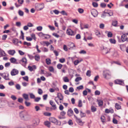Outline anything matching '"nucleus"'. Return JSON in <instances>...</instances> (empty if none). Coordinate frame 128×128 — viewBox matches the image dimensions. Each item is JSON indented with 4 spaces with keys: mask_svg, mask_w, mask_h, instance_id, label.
I'll return each instance as SVG.
<instances>
[{
    "mask_svg": "<svg viewBox=\"0 0 128 128\" xmlns=\"http://www.w3.org/2000/svg\"><path fill=\"white\" fill-rule=\"evenodd\" d=\"M29 94L30 98L31 99H34L35 98V95L32 93H29Z\"/></svg>",
    "mask_w": 128,
    "mask_h": 128,
    "instance_id": "26",
    "label": "nucleus"
},
{
    "mask_svg": "<svg viewBox=\"0 0 128 128\" xmlns=\"http://www.w3.org/2000/svg\"><path fill=\"white\" fill-rule=\"evenodd\" d=\"M23 98L26 100H28L29 99L28 94H24L22 95Z\"/></svg>",
    "mask_w": 128,
    "mask_h": 128,
    "instance_id": "17",
    "label": "nucleus"
},
{
    "mask_svg": "<svg viewBox=\"0 0 128 128\" xmlns=\"http://www.w3.org/2000/svg\"><path fill=\"white\" fill-rule=\"evenodd\" d=\"M73 114V112L71 109L68 110V114L69 116H71Z\"/></svg>",
    "mask_w": 128,
    "mask_h": 128,
    "instance_id": "15",
    "label": "nucleus"
},
{
    "mask_svg": "<svg viewBox=\"0 0 128 128\" xmlns=\"http://www.w3.org/2000/svg\"><path fill=\"white\" fill-rule=\"evenodd\" d=\"M24 12L21 10H19L18 11V14L21 16H22L24 15Z\"/></svg>",
    "mask_w": 128,
    "mask_h": 128,
    "instance_id": "37",
    "label": "nucleus"
},
{
    "mask_svg": "<svg viewBox=\"0 0 128 128\" xmlns=\"http://www.w3.org/2000/svg\"><path fill=\"white\" fill-rule=\"evenodd\" d=\"M25 104L26 106H29L31 104L29 102H27L26 101L25 102Z\"/></svg>",
    "mask_w": 128,
    "mask_h": 128,
    "instance_id": "60",
    "label": "nucleus"
},
{
    "mask_svg": "<svg viewBox=\"0 0 128 128\" xmlns=\"http://www.w3.org/2000/svg\"><path fill=\"white\" fill-rule=\"evenodd\" d=\"M64 80L65 82H67L69 81V80L67 77H65L64 78Z\"/></svg>",
    "mask_w": 128,
    "mask_h": 128,
    "instance_id": "62",
    "label": "nucleus"
},
{
    "mask_svg": "<svg viewBox=\"0 0 128 128\" xmlns=\"http://www.w3.org/2000/svg\"><path fill=\"white\" fill-rule=\"evenodd\" d=\"M20 116L22 119L24 120H29L30 119V116L26 111L23 112L21 113Z\"/></svg>",
    "mask_w": 128,
    "mask_h": 128,
    "instance_id": "1",
    "label": "nucleus"
},
{
    "mask_svg": "<svg viewBox=\"0 0 128 128\" xmlns=\"http://www.w3.org/2000/svg\"><path fill=\"white\" fill-rule=\"evenodd\" d=\"M100 94V92L98 90L95 91V94L96 95H99Z\"/></svg>",
    "mask_w": 128,
    "mask_h": 128,
    "instance_id": "51",
    "label": "nucleus"
},
{
    "mask_svg": "<svg viewBox=\"0 0 128 128\" xmlns=\"http://www.w3.org/2000/svg\"><path fill=\"white\" fill-rule=\"evenodd\" d=\"M18 2L19 4H17L16 3L15 4L16 6V8H18L21 6V5L24 2V0H18Z\"/></svg>",
    "mask_w": 128,
    "mask_h": 128,
    "instance_id": "8",
    "label": "nucleus"
},
{
    "mask_svg": "<svg viewBox=\"0 0 128 128\" xmlns=\"http://www.w3.org/2000/svg\"><path fill=\"white\" fill-rule=\"evenodd\" d=\"M78 11L79 12L80 14H82L84 12V10L83 9L81 8H78Z\"/></svg>",
    "mask_w": 128,
    "mask_h": 128,
    "instance_id": "36",
    "label": "nucleus"
},
{
    "mask_svg": "<svg viewBox=\"0 0 128 128\" xmlns=\"http://www.w3.org/2000/svg\"><path fill=\"white\" fill-rule=\"evenodd\" d=\"M49 120L50 122L54 123L56 125L60 126L61 124L60 122L58 121L54 118L50 117L49 118Z\"/></svg>",
    "mask_w": 128,
    "mask_h": 128,
    "instance_id": "4",
    "label": "nucleus"
},
{
    "mask_svg": "<svg viewBox=\"0 0 128 128\" xmlns=\"http://www.w3.org/2000/svg\"><path fill=\"white\" fill-rule=\"evenodd\" d=\"M114 82L116 84L122 85L124 84V82L120 80H117L114 81Z\"/></svg>",
    "mask_w": 128,
    "mask_h": 128,
    "instance_id": "11",
    "label": "nucleus"
},
{
    "mask_svg": "<svg viewBox=\"0 0 128 128\" xmlns=\"http://www.w3.org/2000/svg\"><path fill=\"white\" fill-rule=\"evenodd\" d=\"M44 4L43 3H36L35 5V8L37 11L41 10L44 8Z\"/></svg>",
    "mask_w": 128,
    "mask_h": 128,
    "instance_id": "3",
    "label": "nucleus"
},
{
    "mask_svg": "<svg viewBox=\"0 0 128 128\" xmlns=\"http://www.w3.org/2000/svg\"><path fill=\"white\" fill-rule=\"evenodd\" d=\"M112 25L115 26H116L117 25L118 22L117 21H113L112 22Z\"/></svg>",
    "mask_w": 128,
    "mask_h": 128,
    "instance_id": "27",
    "label": "nucleus"
},
{
    "mask_svg": "<svg viewBox=\"0 0 128 128\" xmlns=\"http://www.w3.org/2000/svg\"><path fill=\"white\" fill-rule=\"evenodd\" d=\"M16 25L18 27H20L21 25V23L20 22H16Z\"/></svg>",
    "mask_w": 128,
    "mask_h": 128,
    "instance_id": "57",
    "label": "nucleus"
},
{
    "mask_svg": "<svg viewBox=\"0 0 128 128\" xmlns=\"http://www.w3.org/2000/svg\"><path fill=\"white\" fill-rule=\"evenodd\" d=\"M69 46L70 48H72L73 47H75V46L74 43L72 42H70L69 44Z\"/></svg>",
    "mask_w": 128,
    "mask_h": 128,
    "instance_id": "48",
    "label": "nucleus"
},
{
    "mask_svg": "<svg viewBox=\"0 0 128 128\" xmlns=\"http://www.w3.org/2000/svg\"><path fill=\"white\" fill-rule=\"evenodd\" d=\"M112 35V34L111 32H108L107 36L109 38L111 37Z\"/></svg>",
    "mask_w": 128,
    "mask_h": 128,
    "instance_id": "35",
    "label": "nucleus"
},
{
    "mask_svg": "<svg viewBox=\"0 0 128 128\" xmlns=\"http://www.w3.org/2000/svg\"><path fill=\"white\" fill-rule=\"evenodd\" d=\"M46 62L47 64L49 65L51 64V60L49 58L46 59Z\"/></svg>",
    "mask_w": 128,
    "mask_h": 128,
    "instance_id": "25",
    "label": "nucleus"
},
{
    "mask_svg": "<svg viewBox=\"0 0 128 128\" xmlns=\"http://www.w3.org/2000/svg\"><path fill=\"white\" fill-rule=\"evenodd\" d=\"M105 112L106 113H109L110 112L113 113L114 112V110L113 109L110 110L108 109H106L105 110Z\"/></svg>",
    "mask_w": 128,
    "mask_h": 128,
    "instance_id": "21",
    "label": "nucleus"
},
{
    "mask_svg": "<svg viewBox=\"0 0 128 128\" xmlns=\"http://www.w3.org/2000/svg\"><path fill=\"white\" fill-rule=\"evenodd\" d=\"M90 73H91V72H90V70H88L86 73V76H87L89 77L91 75Z\"/></svg>",
    "mask_w": 128,
    "mask_h": 128,
    "instance_id": "54",
    "label": "nucleus"
},
{
    "mask_svg": "<svg viewBox=\"0 0 128 128\" xmlns=\"http://www.w3.org/2000/svg\"><path fill=\"white\" fill-rule=\"evenodd\" d=\"M98 104L99 106H102L103 105V102L102 100H97Z\"/></svg>",
    "mask_w": 128,
    "mask_h": 128,
    "instance_id": "18",
    "label": "nucleus"
},
{
    "mask_svg": "<svg viewBox=\"0 0 128 128\" xmlns=\"http://www.w3.org/2000/svg\"><path fill=\"white\" fill-rule=\"evenodd\" d=\"M48 26L50 29L51 30H54L55 29L54 28L53 26L50 25Z\"/></svg>",
    "mask_w": 128,
    "mask_h": 128,
    "instance_id": "59",
    "label": "nucleus"
},
{
    "mask_svg": "<svg viewBox=\"0 0 128 128\" xmlns=\"http://www.w3.org/2000/svg\"><path fill=\"white\" fill-rule=\"evenodd\" d=\"M66 32L67 34L69 36H74L75 35L74 32L70 29L67 30Z\"/></svg>",
    "mask_w": 128,
    "mask_h": 128,
    "instance_id": "6",
    "label": "nucleus"
},
{
    "mask_svg": "<svg viewBox=\"0 0 128 128\" xmlns=\"http://www.w3.org/2000/svg\"><path fill=\"white\" fill-rule=\"evenodd\" d=\"M91 110L92 112H94L96 111V108L94 106H92L91 108Z\"/></svg>",
    "mask_w": 128,
    "mask_h": 128,
    "instance_id": "31",
    "label": "nucleus"
},
{
    "mask_svg": "<svg viewBox=\"0 0 128 128\" xmlns=\"http://www.w3.org/2000/svg\"><path fill=\"white\" fill-rule=\"evenodd\" d=\"M120 106L118 103H116L115 105V108L117 110H118L120 108Z\"/></svg>",
    "mask_w": 128,
    "mask_h": 128,
    "instance_id": "33",
    "label": "nucleus"
},
{
    "mask_svg": "<svg viewBox=\"0 0 128 128\" xmlns=\"http://www.w3.org/2000/svg\"><path fill=\"white\" fill-rule=\"evenodd\" d=\"M126 34H124L122 35V36L121 37V39L122 41V42H124L126 41Z\"/></svg>",
    "mask_w": 128,
    "mask_h": 128,
    "instance_id": "12",
    "label": "nucleus"
},
{
    "mask_svg": "<svg viewBox=\"0 0 128 128\" xmlns=\"http://www.w3.org/2000/svg\"><path fill=\"white\" fill-rule=\"evenodd\" d=\"M10 61L11 63H14L16 61V60L14 58H11L10 60Z\"/></svg>",
    "mask_w": 128,
    "mask_h": 128,
    "instance_id": "28",
    "label": "nucleus"
},
{
    "mask_svg": "<svg viewBox=\"0 0 128 128\" xmlns=\"http://www.w3.org/2000/svg\"><path fill=\"white\" fill-rule=\"evenodd\" d=\"M27 26L29 27H32L33 26V25L30 22L28 23Z\"/></svg>",
    "mask_w": 128,
    "mask_h": 128,
    "instance_id": "61",
    "label": "nucleus"
},
{
    "mask_svg": "<svg viewBox=\"0 0 128 128\" xmlns=\"http://www.w3.org/2000/svg\"><path fill=\"white\" fill-rule=\"evenodd\" d=\"M65 59L64 58H62L60 59L59 61L61 63H63L65 62Z\"/></svg>",
    "mask_w": 128,
    "mask_h": 128,
    "instance_id": "58",
    "label": "nucleus"
},
{
    "mask_svg": "<svg viewBox=\"0 0 128 128\" xmlns=\"http://www.w3.org/2000/svg\"><path fill=\"white\" fill-rule=\"evenodd\" d=\"M103 75L105 78L108 79L110 78L111 76L110 72L108 70H105L103 71Z\"/></svg>",
    "mask_w": 128,
    "mask_h": 128,
    "instance_id": "2",
    "label": "nucleus"
},
{
    "mask_svg": "<svg viewBox=\"0 0 128 128\" xmlns=\"http://www.w3.org/2000/svg\"><path fill=\"white\" fill-rule=\"evenodd\" d=\"M62 65L60 64H59L57 65V68L59 69H60L62 67Z\"/></svg>",
    "mask_w": 128,
    "mask_h": 128,
    "instance_id": "38",
    "label": "nucleus"
},
{
    "mask_svg": "<svg viewBox=\"0 0 128 128\" xmlns=\"http://www.w3.org/2000/svg\"><path fill=\"white\" fill-rule=\"evenodd\" d=\"M15 52V51L14 50H9L8 51V54L12 55H14Z\"/></svg>",
    "mask_w": 128,
    "mask_h": 128,
    "instance_id": "20",
    "label": "nucleus"
},
{
    "mask_svg": "<svg viewBox=\"0 0 128 128\" xmlns=\"http://www.w3.org/2000/svg\"><path fill=\"white\" fill-rule=\"evenodd\" d=\"M82 78L81 77H78L75 79V81L76 82H78V81L82 80Z\"/></svg>",
    "mask_w": 128,
    "mask_h": 128,
    "instance_id": "39",
    "label": "nucleus"
},
{
    "mask_svg": "<svg viewBox=\"0 0 128 128\" xmlns=\"http://www.w3.org/2000/svg\"><path fill=\"white\" fill-rule=\"evenodd\" d=\"M44 125L47 127L49 128L50 126V122L48 121H46L44 122Z\"/></svg>",
    "mask_w": 128,
    "mask_h": 128,
    "instance_id": "19",
    "label": "nucleus"
},
{
    "mask_svg": "<svg viewBox=\"0 0 128 128\" xmlns=\"http://www.w3.org/2000/svg\"><path fill=\"white\" fill-rule=\"evenodd\" d=\"M0 54L2 56H5L6 54L4 52V51H2L0 52Z\"/></svg>",
    "mask_w": 128,
    "mask_h": 128,
    "instance_id": "43",
    "label": "nucleus"
},
{
    "mask_svg": "<svg viewBox=\"0 0 128 128\" xmlns=\"http://www.w3.org/2000/svg\"><path fill=\"white\" fill-rule=\"evenodd\" d=\"M80 116L81 118L85 117L86 116V114L85 113H83L82 111L80 112Z\"/></svg>",
    "mask_w": 128,
    "mask_h": 128,
    "instance_id": "34",
    "label": "nucleus"
},
{
    "mask_svg": "<svg viewBox=\"0 0 128 128\" xmlns=\"http://www.w3.org/2000/svg\"><path fill=\"white\" fill-rule=\"evenodd\" d=\"M50 103L52 106L54 108V109L55 110L56 109V107L54 103V102L52 100H50Z\"/></svg>",
    "mask_w": 128,
    "mask_h": 128,
    "instance_id": "13",
    "label": "nucleus"
},
{
    "mask_svg": "<svg viewBox=\"0 0 128 128\" xmlns=\"http://www.w3.org/2000/svg\"><path fill=\"white\" fill-rule=\"evenodd\" d=\"M60 13L62 15L67 16L68 14L64 10H63L60 12Z\"/></svg>",
    "mask_w": 128,
    "mask_h": 128,
    "instance_id": "29",
    "label": "nucleus"
},
{
    "mask_svg": "<svg viewBox=\"0 0 128 128\" xmlns=\"http://www.w3.org/2000/svg\"><path fill=\"white\" fill-rule=\"evenodd\" d=\"M91 13L92 15L94 17H96L97 16L98 14L97 10L95 9L91 11Z\"/></svg>",
    "mask_w": 128,
    "mask_h": 128,
    "instance_id": "9",
    "label": "nucleus"
},
{
    "mask_svg": "<svg viewBox=\"0 0 128 128\" xmlns=\"http://www.w3.org/2000/svg\"><path fill=\"white\" fill-rule=\"evenodd\" d=\"M77 89L78 90H82L83 89V86L82 85H80L77 87Z\"/></svg>",
    "mask_w": 128,
    "mask_h": 128,
    "instance_id": "55",
    "label": "nucleus"
},
{
    "mask_svg": "<svg viewBox=\"0 0 128 128\" xmlns=\"http://www.w3.org/2000/svg\"><path fill=\"white\" fill-rule=\"evenodd\" d=\"M7 36L6 34H4L2 36V40H6V38L7 37Z\"/></svg>",
    "mask_w": 128,
    "mask_h": 128,
    "instance_id": "47",
    "label": "nucleus"
},
{
    "mask_svg": "<svg viewBox=\"0 0 128 128\" xmlns=\"http://www.w3.org/2000/svg\"><path fill=\"white\" fill-rule=\"evenodd\" d=\"M38 92L39 94H42L43 93V91L41 89L39 88L38 90Z\"/></svg>",
    "mask_w": 128,
    "mask_h": 128,
    "instance_id": "40",
    "label": "nucleus"
},
{
    "mask_svg": "<svg viewBox=\"0 0 128 128\" xmlns=\"http://www.w3.org/2000/svg\"><path fill=\"white\" fill-rule=\"evenodd\" d=\"M100 6L102 8H104L106 6V4L104 3H102L100 4Z\"/></svg>",
    "mask_w": 128,
    "mask_h": 128,
    "instance_id": "44",
    "label": "nucleus"
},
{
    "mask_svg": "<svg viewBox=\"0 0 128 128\" xmlns=\"http://www.w3.org/2000/svg\"><path fill=\"white\" fill-rule=\"evenodd\" d=\"M44 114L45 116H50L51 114L50 112H46L44 113Z\"/></svg>",
    "mask_w": 128,
    "mask_h": 128,
    "instance_id": "32",
    "label": "nucleus"
},
{
    "mask_svg": "<svg viewBox=\"0 0 128 128\" xmlns=\"http://www.w3.org/2000/svg\"><path fill=\"white\" fill-rule=\"evenodd\" d=\"M93 6L95 7H97L98 6V4L97 3L95 2H93L92 3Z\"/></svg>",
    "mask_w": 128,
    "mask_h": 128,
    "instance_id": "50",
    "label": "nucleus"
},
{
    "mask_svg": "<svg viewBox=\"0 0 128 128\" xmlns=\"http://www.w3.org/2000/svg\"><path fill=\"white\" fill-rule=\"evenodd\" d=\"M9 75L8 73H6L4 74L2 77L6 80H10L9 78Z\"/></svg>",
    "mask_w": 128,
    "mask_h": 128,
    "instance_id": "14",
    "label": "nucleus"
},
{
    "mask_svg": "<svg viewBox=\"0 0 128 128\" xmlns=\"http://www.w3.org/2000/svg\"><path fill=\"white\" fill-rule=\"evenodd\" d=\"M23 79L25 80L27 82L28 81V76H26L22 77Z\"/></svg>",
    "mask_w": 128,
    "mask_h": 128,
    "instance_id": "41",
    "label": "nucleus"
},
{
    "mask_svg": "<svg viewBox=\"0 0 128 128\" xmlns=\"http://www.w3.org/2000/svg\"><path fill=\"white\" fill-rule=\"evenodd\" d=\"M31 38L32 39H33L35 40H36V38L35 36V35L34 34H32L31 35Z\"/></svg>",
    "mask_w": 128,
    "mask_h": 128,
    "instance_id": "53",
    "label": "nucleus"
},
{
    "mask_svg": "<svg viewBox=\"0 0 128 128\" xmlns=\"http://www.w3.org/2000/svg\"><path fill=\"white\" fill-rule=\"evenodd\" d=\"M16 88L18 90H20L21 89V86L18 84H17L15 86Z\"/></svg>",
    "mask_w": 128,
    "mask_h": 128,
    "instance_id": "30",
    "label": "nucleus"
},
{
    "mask_svg": "<svg viewBox=\"0 0 128 128\" xmlns=\"http://www.w3.org/2000/svg\"><path fill=\"white\" fill-rule=\"evenodd\" d=\"M18 73V71L17 70L14 69L11 72L10 74L12 76H14L17 74Z\"/></svg>",
    "mask_w": 128,
    "mask_h": 128,
    "instance_id": "7",
    "label": "nucleus"
},
{
    "mask_svg": "<svg viewBox=\"0 0 128 128\" xmlns=\"http://www.w3.org/2000/svg\"><path fill=\"white\" fill-rule=\"evenodd\" d=\"M42 26H39L36 28V29L38 31H40L42 30Z\"/></svg>",
    "mask_w": 128,
    "mask_h": 128,
    "instance_id": "52",
    "label": "nucleus"
},
{
    "mask_svg": "<svg viewBox=\"0 0 128 128\" xmlns=\"http://www.w3.org/2000/svg\"><path fill=\"white\" fill-rule=\"evenodd\" d=\"M54 13L56 14H58L60 12L57 10H53Z\"/></svg>",
    "mask_w": 128,
    "mask_h": 128,
    "instance_id": "56",
    "label": "nucleus"
},
{
    "mask_svg": "<svg viewBox=\"0 0 128 128\" xmlns=\"http://www.w3.org/2000/svg\"><path fill=\"white\" fill-rule=\"evenodd\" d=\"M95 34L98 38H100V37L99 35L100 34L99 31H96L95 32Z\"/></svg>",
    "mask_w": 128,
    "mask_h": 128,
    "instance_id": "42",
    "label": "nucleus"
},
{
    "mask_svg": "<svg viewBox=\"0 0 128 128\" xmlns=\"http://www.w3.org/2000/svg\"><path fill=\"white\" fill-rule=\"evenodd\" d=\"M24 45H26L28 46H30L31 45V44L30 42H24Z\"/></svg>",
    "mask_w": 128,
    "mask_h": 128,
    "instance_id": "49",
    "label": "nucleus"
},
{
    "mask_svg": "<svg viewBox=\"0 0 128 128\" xmlns=\"http://www.w3.org/2000/svg\"><path fill=\"white\" fill-rule=\"evenodd\" d=\"M48 70L50 72H53L54 71V69L52 66H50L49 67Z\"/></svg>",
    "mask_w": 128,
    "mask_h": 128,
    "instance_id": "46",
    "label": "nucleus"
},
{
    "mask_svg": "<svg viewBox=\"0 0 128 128\" xmlns=\"http://www.w3.org/2000/svg\"><path fill=\"white\" fill-rule=\"evenodd\" d=\"M35 108L36 111H38L40 110V107L38 106H36L35 107Z\"/></svg>",
    "mask_w": 128,
    "mask_h": 128,
    "instance_id": "64",
    "label": "nucleus"
},
{
    "mask_svg": "<svg viewBox=\"0 0 128 128\" xmlns=\"http://www.w3.org/2000/svg\"><path fill=\"white\" fill-rule=\"evenodd\" d=\"M57 97L60 100H63V96L61 93H58L57 97H56L54 99V100L57 103V104H58V100L56 99Z\"/></svg>",
    "mask_w": 128,
    "mask_h": 128,
    "instance_id": "5",
    "label": "nucleus"
},
{
    "mask_svg": "<svg viewBox=\"0 0 128 128\" xmlns=\"http://www.w3.org/2000/svg\"><path fill=\"white\" fill-rule=\"evenodd\" d=\"M20 62H22L24 64H26L27 63V60L26 58H23L20 60Z\"/></svg>",
    "mask_w": 128,
    "mask_h": 128,
    "instance_id": "16",
    "label": "nucleus"
},
{
    "mask_svg": "<svg viewBox=\"0 0 128 128\" xmlns=\"http://www.w3.org/2000/svg\"><path fill=\"white\" fill-rule=\"evenodd\" d=\"M109 41L112 44H115L116 42V40L113 39H110L109 40Z\"/></svg>",
    "mask_w": 128,
    "mask_h": 128,
    "instance_id": "24",
    "label": "nucleus"
},
{
    "mask_svg": "<svg viewBox=\"0 0 128 128\" xmlns=\"http://www.w3.org/2000/svg\"><path fill=\"white\" fill-rule=\"evenodd\" d=\"M68 124L70 125H72L73 124V123L72 121L71 120H69L68 122Z\"/></svg>",
    "mask_w": 128,
    "mask_h": 128,
    "instance_id": "63",
    "label": "nucleus"
},
{
    "mask_svg": "<svg viewBox=\"0 0 128 128\" xmlns=\"http://www.w3.org/2000/svg\"><path fill=\"white\" fill-rule=\"evenodd\" d=\"M82 102L81 100H80L78 101V106L79 107H81L82 106Z\"/></svg>",
    "mask_w": 128,
    "mask_h": 128,
    "instance_id": "45",
    "label": "nucleus"
},
{
    "mask_svg": "<svg viewBox=\"0 0 128 128\" xmlns=\"http://www.w3.org/2000/svg\"><path fill=\"white\" fill-rule=\"evenodd\" d=\"M76 121L77 123L80 125L82 126L83 124L84 123L82 122L81 120L79 118H78L76 116Z\"/></svg>",
    "mask_w": 128,
    "mask_h": 128,
    "instance_id": "10",
    "label": "nucleus"
},
{
    "mask_svg": "<svg viewBox=\"0 0 128 128\" xmlns=\"http://www.w3.org/2000/svg\"><path fill=\"white\" fill-rule=\"evenodd\" d=\"M82 61V60L81 59L80 60H75L74 62V64L75 65H77L78 63L81 61Z\"/></svg>",
    "mask_w": 128,
    "mask_h": 128,
    "instance_id": "22",
    "label": "nucleus"
},
{
    "mask_svg": "<svg viewBox=\"0 0 128 128\" xmlns=\"http://www.w3.org/2000/svg\"><path fill=\"white\" fill-rule=\"evenodd\" d=\"M34 59L36 60L39 61L40 59V56L38 54H36L34 56Z\"/></svg>",
    "mask_w": 128,
    "mask_h": 128,
    "instance_id": "23",
    "label": "nucleus"
}]
</instances>
